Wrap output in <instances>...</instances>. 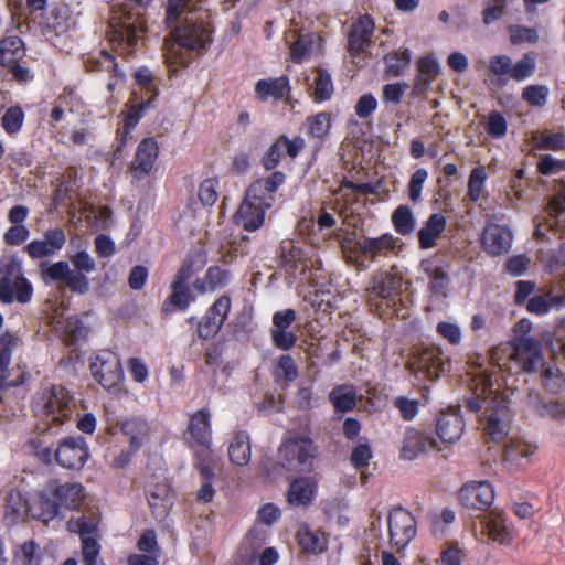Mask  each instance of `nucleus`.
<instances>
[{
    "label": "nucleus",
    "mask_w": 565,
    "mask_h": 565,
    "mask_svg": "<svg viewBox=\"0 0 565 565\" xmlns=\"http://www.w3.org/2000/svg\"><path fill=\"white\" fill-rule=\"evenodd\" d=\"M171 36L173 43L164 53L171 73L188 67L195 54H201L212 42L211 31L203 23H184L177 26Z\"/></svg>",
    "instance_id": "nucleus-1"
},
{
    "label": "nucleus",
    "mask_w": 565,
    "mask_h": 565,
    "mask_svg": "<svg viewBox=\"0 0 565 565\" xmlns=\"http://www.w3.org/2000/svg\"><path fill=\"white\" fill-rule=\"evenodd\" d=\"M403 276L393 269L375 273L365 289L369 310L384 319L398 313L402 306Z\"/></svg>",
    "instance_id": "nucleus-2"
},
{
    "label": "nucleus",
    "mask_w": 565,
    "mask_h": 565,
    "mask_svg": "<svg viewBox=\"0 0 565 565\" xmlns=\"http://www.w3.org/2000/svg\"><path fill=\"white\" fill-rule=\"evenodd\" d=\"M75 399L62 384L41 386L33 396L32 409L49 426H61L72 419Z\"/></svg>",
    "instance_id": "nucleus-3"
},
{
    "label": "nucleus",
    "mask_w": 565,
    "mask_h": 565,
    "mask_svg": "<svg viewBox=\"0 0 565 565\" xmlns=\"http://www.w3.org/2000/svg\"><path fill=\"white\" fill-rule=\"evenodd\" d=\"M206 262V252L203 249L186 255L173 276L170 285V295L162 303L161 312L163 315H169L177 310L186 311L189 309L191 302L195 300V296L192 295L189 287V280L194 274L203 269Z\"/></svg>",
    "instance_id": "nucleus-4"
},
{
    "label": "nucleus",
    "mask_w": 565,
    "mask_h": 565,
    "mask_svg": "<svg viewBox=\"0 0 565 565\" xmlns=\"http://www.w3.org/2000/svg\"><path fill=\"white\" fill-rule=\"evenodd\" d=\"M277 456L285 470L295 473H310L316 468L319 447L309 435L292 433L282 439Z\"/></svg>",
    "instance_id": "nucleus-5"
},
{
    "label": "nucleus",
    "mask_w": 565,
    "mask_h": 565,
    "mask_svg": "<svg viewBox=\"0 0 565 565\" xmlns=\"http://www.w3.org/2000/svg\"><path fill=\"white\" fill-rule=\"evenodd\" d=\"M89 371L94 380L109 393H117L124 382L119 356L110 350H102L90 358Z\"/></svg>",
    "instance_id": "nucleus-6"
},
{
    "label": "nucleus",
    "mask_w": 565,
    "mask_h": 565,
    "mask_svg": "<svg viewBox=\"0 0 565 565\" xmlns=\"http://www.w3.org/2000/svg\"><path fill=\"white\" fill-rule=\"evenodd\" d=\"M25 46L21 38L17 35L2 39V68L19 84L31 82L34 75L25 65Z\"/></svg>",
    "instance_id": "nucleus-7"
},
{
    "label": "nucleus",
    "mask_w": 565,
    "mask_h": 565,
    "mask_svg": "<svg viewBox=\"0 0 565 565\" xmlns=\"http://www.w3.org/2000/svg\"><path fill=\"white\" fill-rule=\"evenodd\" d=\"M390 543L397 550L406 547L416 536L415 516L402 507H394L387 515Z\"/></svg>",
    "instance_id": "nucleus-8"
},
{
    "label": "nucleus",
    "mask_w": 565,
    "mask_h": 565,
    "mask_svg": "<svg viewBox=\"0 0 565 565\" xmlns=\"http://www.w3.org/2000/svg\"><path fill=\"white\" fill-rule=\"evenodd\" d=\"M89 456L88 445L83 437H65L54 450L56 463L68 470H81Z\"/></svg>",
    "instance_id": "nucleus-9"
},
{
    "label": "nucleus",
    "mask_w": 565,
    "mask_h": 565,
    "mask_svg": "<svg viewBox=\"0 0 565 565\" xmlns=\"http://www.w3.org/2000/svg\"><path fill=\"white\" fill-rule=\"evenodd\" d=\"M511 360L521 371L535 373L543 365V350L539 340L532 337H514L512 342Z\"/></svg>",
    "instance_id": "nucleus-10"
},
{
    "label": "nucleus",
    "mask_w": 565,
    "mask_h": 565,
    "mask_svg": "<svg viewBox=\"0 0 565 565\" xmlns=\"http://www.w3.org/2000/svg\"><path fill=\"white\" fill-rule=\"evenodd\" d=\"M231 306L232 300L228 295L218 297L198 321V337L202 340L215 338L228 318Z\"/></svg>",
    "instance_id": "nucleus-11"
},
{
    "label": "nucleus",
    "mask_w": 565,
    "mask_h": 565,
    "mask_svg": "<svg viewBox=\"0 0 565 565\" xmlns=\"http://www.w3.org/2000/svg\"><path fill=\"white\" fill-rule=\"evenodd\" d=\"M21 347L22 340L17 334L8 331L2 333V391L22 385L30 379L25 365L17 364L15 367H8L11 353Z\"/></svg>",
    "instance_id": "nucleus-12"
},
{
    "label": "nucleus",
    "mask_w": 565,
    "mask_h": 565,
    "mask_svg": "<svg viewBox=\"0 0 565 565\" xmlns=\"http://www.w3.org/2000/svg\"><path fill=\"white\" fill-rule=\"evenodd\" d=\"M412 365L423 372L429 380H436L450 372L451 362L444 350L436 345L420 349L414 356Z\"/></svg>",
    "instance_id": "nucleus-13"
},
{
    "label": "nucleus",
    "mask_w": 565,
    "mask_h": 565,
    "mask_svg": "<svg viewBox=\"0 0 565 565\" xmlns=\"http://www.w3.org/2000/svg\"><path fill=\"white\" fill-rule=\"evenodd\" d=\"M108 433L115 435L120 431L128 441L132 452H137L148 441L151 433L149 423L139 416L125 417L109 425Z\"/></svg>",
    "instance_id": "nucleus-14"
},
{
    "label": "nucleus",
    "mask_w": 565,
    "mask_h": 565,
    "mask_svg": "<svg viewBox=\"0 0 565 565\" xmlns=\"http://www.w3.org/2000/svg\"><path fill=\"white\" fill-rule=\"evenodd\" d=\"M143 32L145 29L135 23L122 22L113 25L109 33L111 50L125 58L132 57Z\"/></svg>",
    "instance_id": "nucleus-15"
},
{
    "label": "nucleus",
    "mask_w": 565,
    "mask_h": 565,
    "mask_svg": "<svg viewBox=\"0 0 565 565\" xmlns=\"http://www.w3.org/2000/svg\"><path fill=\"white\" fill-rule=\"evenodd\" d=\"M271 206V204L260 201L259 196L252 198L250 192L246 191L245 198L234 215V222L247 232H255L263 226L266 211Z\"/></svg>",
    "instance_id": "nucleus-16"
},
{
    "label": "nucleus",
    "mask_w": 565,
    "mask_h": 565,
    "mask_svg": "<svg viewBox=\"0 0 565 565\" xmlns=\"http://www.w3.org/2000/svg\"><path fill=\"white\" fill-rule=\"evenodd\" d=\"M42 276L46 282H64L72 292L85 295L89 291L88 278L82 273L71 270L68 263L64 260L47 266L42 270Z\"/></svg>",
    "instance_id": "nucleus-17"
},
{
    "label": "nucleus",
    "mask_w": 565,
    "mask_h": 565,
    "mask_svg": "<svg viewBox=\"0 0 565 565\" xmlns=\"http://www.w3.org/2000/svg\"><path fill=\"white\" fill-rule=\"evenodd\" d=\"M511 414L508 403L501 398L492 402L489 412L486 413L484 434L494 443L501 441L510 428Z\"/></svg>",
    "instance_id": "nucleus-18"
},
{
    "label": "nucleus",
    "mask_w": 565,
    "mask_h": 565,
    "mask_svg": "<svg viewBox=\"0 0 565 565\" xmlns=\"http://www.w3.org/2000/svg\"><path fill=\"white\" fill-rule=\"evenodd\" d=\"M513 235L505 225L488 223L480 237L482 249L490 256H500L510 252Z\"/></svg>",
    "instance_id": "nucleus-19"
},
{
    "label": "nucleus",
    "mask_w": 565,
    "mask_h": 565,
    "mask_svg": "<svg viewBox=\"0 0 565 565\" xmlns=\"http://www.w3.org/2000/svg\"><path fill=\"white\" fill-rule=\"evenodd\" d=\"M185 441L190 449L212 446L211 413L207 408H201L191 415Z\"/></svg>",
    "instance_id": "nucleus-20"
},
{
    "label": "nucleus",
    "mask_w": 565,
    "mask_h": 565,
    "mask_svg": "<svg viewBox=\"0 0 565 565\" xmlns=\"http://www.w3.org/2000/svg\"><path fill=\"white\" fill-rule=\"evenodd\" d=\"M159 147L154 138H143L136 150L135 158L129 166V172L134 179L142 180L153 169L158 158Z\"/></svg>",
    "instance_id": "nucleus-21"
},
{
    "label": "nucleus",
    "mask_w": 565,
    "mask_h": 565,
    "mask_svg": "<svg viewBox=\"0 0 565 565\" xmlns=\"http://www.w3.org/2000/svg\"><path fill=\"white\" fill-rule=\"evenodd\" d=\"M459 500L466 508L487 510L494 500V489L489 481H473L459 491Z\"/></svg>",
    "instance_id": "nucleus-22"
},
{
    "label": "nucleus",
    "mask_w": 565,
    "mask_h": 565,
    "mask_svg": "<svg viewBox=\"0 0 565 565\" xmlns=\"http://www.w3.org/2000/svg\"><path fill=\"white\" fill-rule=\"evenodd\" d=\"M439 73L440 65L434 55L429 54L420 57L417 61V73L414 78L411 96L418 98L426 94Z\"/></svg>",
    "instance_id": "nucleus-23"
},
{
    "label": "nucleus",
    "mask_w": 565,
    "mask_h": 565,
    "mask_svg": "<svg viewBox=\"0 0 565 565\" xmlns=\"http://www.w3.org/2000/svg\"><path fill=\"white\" fill-rule=\"evenodd\" d=\"M427 449H438L437 440L418 429L407 427L401 447V458L414 460Z\"/></svg>",
    "instance_id": "nucleus-24"
},
{
    "label": "nucleus",
    "mask_w": 565,
    "mask_h": 565,
    "mask_svg": "<svg viewBox=\"0 0 565 565\" xmlns=\"http://www.w3.org/2000/svg\"><path fill=\"white\" fill-rule=\"evenodd\" d=\"M374 32V21L369 14L362 15L353 23L348 35V51L358 56L370 45Z\"/></svg>",
    "instance_id": "nucleus-25"
},
{
    "label": "nucleus",
    "mask_w": 565,
    "mask_h": 565,
    "mask_svg": "<svg viewBox=\"0 0 565 565\" xmlns=\"http://www.w3.org/2000/svg\"><path fill=\"white\" fill-rule=\"evenodd\" d=\"M291 93L290 81L287 75L258 79L255 84L256 98L263 103L273 98L279 102L289 97Z\"/></svg>",
    "instance_id": "nucleus-26"
},
{
    "label": "nucleus",
    "mask_w": 565,
    "mask_h": 565,
    "mask_svg": "<svg viewBox=\"0 0 565 565\" xmlns=\"http://www.w3.org/2000/svg\"><path fill=\"white\" fill-rule=\"evenodd\" d=\"M535 449V446L522 439H511L504 447L502 463L510 471L518 470L530 462Z\"/></svg>",
    "instance_id": "nucleus-27"
},
{
    "label": "nucleus",
    "mask_w": 565,
    "mask_h": 565,
    "mask_svg": "<svg viewBox=\"0 0 565 565\" xmlns=\"http://www.w3.org/2000/svg\"><path fill=\"white\" fill-rule=\"evenodd\" d=\"M465 430V420L457 412H443L436 423V431L445 444H454L459 440Z\"/></svg>",
    "instance_id": "nucleus-28"
},
{
    "label": "nucleus",
    "mask_w": 565,
    "mask_h": 565,
    "mask_svg": "<svg viewBox=\"0 0 565 565\" xmlns=\"http://www.w3.org/2000/svg\"><path fill=\"white\" fill-rule=\"evenodd\" d=\"M481 532L492 542L501 545L512 543V534L505 525V518L502 512L492 510L481 521Z\"/></svg>",
    "instance_id": "nucleus-29"
},
{
    "label": "nucleus",
    "mask_w": 565,
    "mask_h": 565,
    "mask_svg": "<svg viewBox=\"0 0 565 565\" xmlns=\"http://www.w3.org/2000/svg\"><path fill=\"white\" fill-rule=\"evenodd\" d=\"M358 250L366 258L375 262L377 257H386L396 247V238L391 234L379 237H365L356 242Z\"/></svg>",
    "instance_id": "nucleus-30"
},
{
    "label": "nucleus",
    "mask_w": 565,
    "mask_h": 565,
    "mask_svg": "<svg viewBox=\"0 0 565 565\" xmlns=\"http://www.w3.org/2000/svg\"><path fill=\"white\" fill-rule=\"evenodd\" d=\"M318 490V483L312 477H298L294 479L288 488L287 499L292 505H308L310 504Z\"/></svg>",
    "instance_id": "nucleus-31"
},
{
    "label": "nucleus",
    "mask_w": 565,
    "mask_h": 565,
    "mask_svg": "<svg viewBox=\"0 0 565 565\" xmlns=\"http://www.w3.org/2000/svg\"><path fill=\"white\" fill-rule=\"evenodd\" d=\"M286 175L281 171H274L266 178L254 181L246 191L250 192V196H259L260 201L266 204L275 203V193L285 183Z\"/></svg>",
    "instance_id": "nucleus-32"
},
{
    "label": "nucleus",
    "mask_w": 565,
    "mask_h": 565,
    "mask_svg": "<svg viewBox=\"0 0 565 565\" xmlns=\"http://www.w3.org/2000/svg\"><path fill=\"white\" fill-rule=\"evenodd\" d=\"M52 495L58 508L64 507L68 510L79 509L85 499L84 487L79 482L55 484Z\"/></svg>",
    "instance_id": "nucleus-33"
},
{
    "label": "nucleus",
    "mask_w": 565,
    "mask_h": 565,
    "mask_svg": "<svg viewBox=\"0 0 565 565\" xmlns=\"http://www.w3.org/2000/svg\"><path fill=\"white\" fill-rule=\"evenodd\" d=\"M32 295V284L24 276H18L13 281L2 277V303H11L14 300L26 303L31 300Z\"/></svg>",
    "instance_id": "nucleus-34"
},
{
    "label": "nucleus",
    "mask_w": 565,
    "mask_h": 565,
    "mask_svg": "<svg viewBox=\"0 0 565 565\" xmlns=\"http://www.w3.org/2000/svg\"><path fill=\"white\" fill-rule=\"evenodd\" d=\"M447 220L441 213H433L418 231V245L420 249H430L446 230Z\"/></svg>",
    "instance_id": "nucleus-35"
},
{
    "label": "nucleus",
    "mask_w": 565,
    "mask_h": 565,
    "mask_svg": "<svg viewBox=\"0 0 565 565\" xmlns=\"http://www.w3.org/2000/svg\"><path fill=\"white\" fill-rule=\"evenodd\" d=\"M58 514V504L45 493H39L30 498L26 519H34L47 523Z\"/></svg>",
    "instance_id": "nucleus-36"
},
{
    "label": "nucleus",
    "mask_w": 565,
    "mask_h": 565,
    "mask_svg": "<svg viewBox=\"0 0 565 565\" xmlns=\"http://www.w3.org/2000/svg\"><path fill=\"white\" fill-rule=\"evenodd\" d=\"M84 64L87 72H104L109 75L116 72V76L122 78V70L119 67L116 56L105 49L88 54Z\"/></svg>",
    "instance_id": "nucleus-37"
},
{
    "label": "nucleus",
    "mask_w": 565,
    "mask_h": 565,
    "mask_svg": "<svg viewBox=\"0 0 565 565\" xmlns=\"http://www.w3.org/2000/svg\"><path fill=\"white\" fill-rule=\"evenodd\" d=\"M30 498H26L21 491L12 489L6 495L4 520L14 524L28 516Z\"/></svg>",
    "instance_id": "nucleus-38"
},
{
    "label": "nucleus",
    "mask_w": 565,
    "mask_h": 565,
    "mask_svg": "<svg viewBox=\"0 0 565 565\" xmlns=\"http://www.w3.org/2000/svg\"><path fill=\"white\" fill-rule=\"evenodd\" d=\"M228 457L233 465L247 466L252 457L250 438L246 431H237L228 446Z\"/></svg>",
    "instance_id": "nucleus-39"
},
{
    "label": "nucleus",
    "mask_w": 565,
    "mask_h": 565,
    "mask_svg": "<svg viewBox=\"0 0 565 565\" xmlns=\"http://www.w3.org/2000/svg\"><path fill=\"white\" fill-rule=\"evenodd\" d=\"M422 266L429 278V290L431 294L436 296H446L450 278L445 268L430 259L423 260Z\"/></svg>",
    "instance_id": "nucleus-40"
},
{
    "label": "nucleus",
    "mask_w": 565,
    "mask_h": 565,
    "mask_svg": "<svg viewBox=\"0 0 565 565\" xmlns=\"http://www.w3.org/2000/svg\"><path fill=\"white\" fill-rule=\"evenodd\" d=\"M329 399L335 412L347 413L356 406V391L352 385H337L330 392Z\"/></svg>",
    "instance_id": "nucleus-41"
},
{
    "label": "nucleus",
    "mask_w": 565,
    "mask_h": 565,
    "mask_svg": "<svg viewBox=\"0 0 565 565\" xmlns=\"http://www.w3.org/2000/svg\"><path fill=\"white\" fill-rule=\"evenodd\" d=\"M412 54L408 49L397 50L387 53L384 56L385 74L392 77H398L409 67Z\"/></svg>",
    "instance_id": "nucleus-42"
},
{
    "label": "nucleus",
    "mask_w": 565,
    "mask_h": 565,
    "mask_svg": "<svg viewBox=\"0 0 565 565\" xmlns=\"http://www.w3.org/2000/svg\"><path fill=\"white\" fill-rule=\"evenodd\" d=\"M192 450L194 452V467L200 472L202 479H213L216 461L212 446L199 447Z\"/></svg>",
    "instance_id": "nucleus-43"
},
{
    "label": "nucleus",
    "mask_w": 565,
    "mask_h": 565,
    "mask_svg": "<svg viewBox=\"0 0 565 565\" xmlns=\"http://www.w3.org/2000/svg\"><path fill=\"white\" fill-rule=\"evenodd\" d=\"M153 103V97H148L146 100L142 99L136 103H132V99H130L126 105L127 109L122 113V124H125L128 129H135L146 113L154 107Z\"/></svg>",
    "instance_id": "nucleus-44"
},
{
    "label": "nucleus",
    "mask_w": 565,
    "mask_h": 565,
    "mask_svg": "<svg viewBox=\"0 0 565 565\" xmlns=\"http://www.w3.org/2000/svg\"><path fill=\"white\" fill-rule=\"evenodd\" d=\"M537 259L547 273L565 267V244H559L555 248L540 249Z\"/></svg>",
    "instance_id": "nucleus-45"
},
{
    "label": "nucleus",
    "mask_w": 565,
    "mask_h": 565,
    "mask_svg": "<svg viewBox=\"0 0 565 565\" xmlns=\"http://www.w3.org/2000/svg\"><path fill=\"white\" fill-rule=\"evenodd\" d=\"M307 135L311 138L323 140L331 129V115L320 111L306 119Z\"/></svg>",
    "instance_id": "nucleus-46"
},
{
    "label": "nucleus",
    "mask_w": 565,
    "mask_h": 565,
    "mask_svg": "<svg viewBox=\"0 0 565 565\" xmlns=\"http://www.w3.org/2000/svg\"><path fill=\"white\" fill-rule=\"evenodd\" d=\"M25 114L20 105L10 106L2 115V129L9 136H17L24 124Z\"/></svg>",
    "instance_id": "nucleus-47"
},
{
    "label": "nucleus",
    "mask_w": 565,
    "mask_h": 565,
    "mask_svg": "<svg viewBox=\"0 0 565 565\" xmlns=\"http://www.w3.org/2000/svg\"><path fill=\"white\" fill-rule=\"evenodd\" d=\"M316 73L313 98L319 103L329 100L334 90L331 75L322 67H318Z\"/></svg>",
    "instance_id": "nucleus-48"
},
{
    "label": "nucleus",
    "mask_w": 565,
    "mask_h": 565,
    "mask_svg": "<svg viewBox=\"0 0 565 565\" xmlns=\"http://www.w3.org/2000/svg\"><path fill=\"white\" fill-rule=\"evenodd\" d=\"M220 181L217 178L203 180L198 188V200L203 207H212L218 200Z\"/></svg>",
    "instance_id": "nucleus-49"
},
{
    "label": "nucleus",
    "mask_w": 565,
    "mask_h": 565,
    "mask_svg": "<svg viewBox=\"0 0 565 565\" xmlns=\"http://www.w3.org/2000/svg\"><path fill=\"white\" fill-rule=\"evenodd\" d=\"M395 231L401 235H408L413 232L415 220L407 205H399L392 215Z\"/></svg>",
    "instance_id": "nucleus-50"
},
{
    "label": "nucleus",
    "mask_w": 565,
    "mask_h": 565,
    "mask_svg": "<svg viewBox=\"0 0 565 565\" xmlns=\"http://www.w3.org/2000/svg\"><path fill=\"white\" fill-rule=\"evenodd\" d=\"M132 77L136 85L143 89L146 94H150L149 97H153V100H156L159 95V88L154 83L152 72L147 66H140L134 72Z\"/></svg>",
    "instance_id": "nucleus-51"
},
{
    "label": "nucleus",
    "mask_w": 565,
    "mask_h": 565,
    "mask_svg": "<svg viewBox=\"0 0 565 565\" xmlns=\"http://www.w3.org/2000/svg\"><path fill=\"white\" fill-rule=\"evenodd\" d=\"M274 374L276 380L282 379L286 382H294L299 375L294 358L289 354H282L277 361Z\"/></svg>",
    "instance_id": "nucleus-52"
},
{
    "label": "nucleus",
    "mask_w": 565,
    "mask_h": 565,
    "mask_svg": "<svg viewBox=\"0 0 565 565\" xmlns=\"http://www.w3.org/2000/svg\"><path fill=\"white\" fill-rule=\"evenodd\" d=\"M487 180V173L483 167H476L471 170L468 180V198L472 202H477L482 194L484 183Z\"/></svg>",
    "instance_id": "nucleus-53"
},
{
    "label": "nucleus",
    "mask_w": 565,
    "mask_h": 565,
    "mask_svg": "<svg viewBox=\"0 0 565 565\" xmlns=\"http://www.w3.org/2000/svg\"><path fill=\"white\" fill-rule=\"evenodd\" d=\"M526 310L535 316H545L550 311L555 310L554 302L547 290H543L540 295L531 297L526 302Z\"/></svg>",
    "instance_id": "nucleus-54"
},
{
    "label": "nucleus",
    "mask_w": 565,
    "mask_h": 565,
    "mask_svg": "<svg viewBox=\"0 0 565 565\" xmlns=\"http://www.w3.org/2000/svg\"><path fill=\"white\" fill-rule=\"evenodd\" d=\"M534 145L540 150L562 151L565 149V134H541L540 136L534 137Z\"/></svg>",
    "instance_id": "nucleus-55"
},
{
    "label": "nucleus",
    "mask_w": 565,
    "mask_h": 565,
    "mask_svg": "<svg viewBox=\"0 0 565 565\" xmlns=\"http://www.w3.org/2000/svg\"><path fill=\"white\" fill-rule=\"evenodd\" d=\"M484 129L491 138L499 139L504 137L508 131L505 117L498 110L490 111Z\"/></svg>",
    "instance_id": "nucleus-56"
},
{
    "label": "nucleus",
    "mask_w": 565,
    "mask_h": 565,
    "mask_svg": "<svg viewBox=\"0 0 565 565\" xmlns=\"http://www.w3.org/2000/svg\"><path fill=\"white\" fill-rule=\"evenodd\" d=\"M98 521L95 516H78L76 519H71L67 522V527L71 532L78 533L81 540L83 537H90L89 534L94 533L97 530Z\"/></svg>",
    "instance_id": "nucleus-57"
},
{
    "label": "nucleus",
    "mask_w": 565,
    "mask_h": 565,
    "mask_svg": "<svg viewBox=\"0 0 565 565\" xmlns=\"http://www.w3.org/2000/svg\"><path fill=\"white\" fill-rule=\"evenodd\" d=\"M206 279L210 282V291L213 292L217 289L226 287L232 278V273L221 266H210L205 271Z\"/></svg>",
    "instance_id": "nucleus-58"
},
{
    "label": "nucleus",
    "mask_w": 565,
    "mask_h": 565,
    "mask_svg": "<svg viewBox=\"0 0 565 565\" xmlns=\"http://www.w3.org/2000/svg\"><path fill=\"white\" fill-rule=\"evenodd\" d=\"M548 87L545 85H529L522 92V98L533 107H542L547 102Z\"/></svg>",
    "instance_id": "nucleus-59"
},
{
    "label": "nucleus",
    "mask_w": 565,
    "mask_h": 565,
    "mask_svg": "<svg viewBox=\"0 0 565 565\" xmlns=\"http://www.w3.org/2000/svg\"><path fill=\"white\" fill-rule=\"evenodd\" d=\"M541 376L543 386L546 388V391L553 394H557L562 390L565 382L561 371L553 366L543 365Z\"/></svg>",
    "instance_id": "nucleus-60"
},
{
    "label": "nucleus",
    "mask_w": 565,
    "mask_h": 565,
    "mask_svg": "<svg viewBox=\"0 0 565 565\" xmlns=\"http://www.w3.org/2000/svg\"><path fill=\"white\" fill-rule=\"evenodd\" d=\"M302 258V249L292 242H282L280 246L281 265L288 269H297V264Z\"/></svg>",
    "instance_id": "nucleus-61"
},
{
    "label": "nucleus",
    "mask_w": 565,
    "mask_h": 565,
    "mask_svg": "<svg viewBox=\"0 0 565 565\" xmlns=\"http://www.w3.org/2000/svg\"><path fill=\"white\" fill-rule=\"evenodd\" d=\"M535 66L534 57L530 53H526L523 58L512 65L511 78L516 82L524 81L534 74Z\"/></svg>",
    "instance_id": "nucleus-62"
},
{
    "label": "nucleus",
    "mask_w": 565,
    "mask_h": 565,
    "mask_svg": "<svg viewBox=\"0 0 565 565\" xmlns=\"http://www.w3.org/2000/svg\"><path fill=\"white\" fill-rule=\"evenodd\" d=\"M284 154L280 136L270 145L262 158V164L266 171H273L278 167Z\"/></svg>",
    "instance_id": "nucleus-63"
},
{
    "label": "nucleus",
    "mask_w": 565,
    "mask_h": 565,
    "mask_svg": "<svg viewBox=\"0 0 565 565\" xmlns=\"http://www.w3.org/2000/svg\"><path fill=\"white\" fill-rule=\"evenodd\" d=\"M311 46L312 41L300 35L290 46V60L296 64H301L310 55Z\"/></svg>",
    "instance_id": "nucleus-64"
}]
</instances>
